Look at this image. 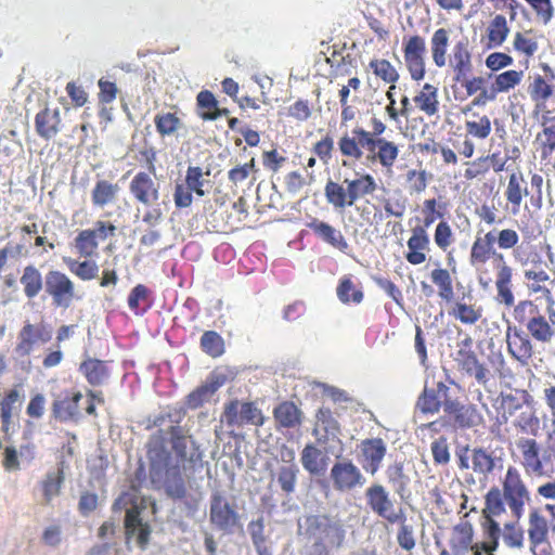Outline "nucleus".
Segmentation results:
<instances>
[{
  "label": "nucleus",
  "mask_w": 555,
  "mask_h": 555,
  "mask_svg": "<svg viewBox=\"0 0 555 555\" xmlns=\"http://www.w3.org/2000/svg\"><path fill=\"white\" fill-rule=\"evenodd\" d=\"M352 133L357 135L360 143V149H365L369 154H375V150L377 149V140L379 138H373V134L371 132L357 127L352 130Z\"/></svg>",
  "instance_id": "nucleus-56"
},
{
  "label": "nucleus",
  "mask_w": 555,
  "mask_h": 555,
  "mask_svg": "<svg viewBox=\"0 0 555 555\" xmlns=\"http://www.w3.org/2000/svg\"><path fill=\"white\" fill-rule=\"evenodd\" d=\"M339 150L343 155L353 157L356 159H360L363 156V152L360 149L359 139L357 135L350 138L348 135H344L339 140Z\"/></svg>",
  "instance_id": "nucleus-50"
},
{
  "label": "nucleus",
  "mask_w": 555,
  "mask_h": 555,
  "mask_svg": "<svg viewBox=\"0 0 555 555\" xmlns=\"http://www.w3.org/2000/svg\"><path fill=\"white\" fill-rule=\"evenodd\" d=\"M374 74L386 82H396L399 78L395 67L387 60H375L370 64Z\"/></svg>",
  "instance_id": "nucleus-44"
},
{
  "label": "nucleus",
  "mask_w": 555,
  "mask_h": 555,
  "mask_svg": "<svg viewBox=\"0 0 555 555\" xmlns=\"http://www.w3.org/2000/svg\"><path fill=\"white\" fill-rule=\"evenodd\" d=\"M328 456L314 444H307L301 451V464L302 467L311 476H323L327 468Z\"/></svg>",
  "instance_id": "nucleus-16"
},
{
  "label": "nucleus",
  "mask_w": 555,
  "mask_h": 555,
  "mask_svg": "<svg viewBox=\"0 0 555 555\" xmlns=\"http://www.w3.org/2000/svg\"><path fill=\"white\" fill-rule=\"evenodd\" d=\"M309 229H311L323 242L330 244L331 246L346 251L349 248L347 241L339 230H336L331 224L321 221L319 219H313L310 223H308Z\"/></svg>",
  "instance_id": "nucleus-19"
},
{
  "label": "nucleus",
  "mask_w": 555,
  "mask_h": 555,
  "mask_svg": "<svg viewBox=\"0 0 555 555\" xmlns=\"http://www.w3.org/2000/svg\"><path fill=\"white\" fill-rule=\"evenodd\" d=\"M443 412L453 420V424L460 428H470L477 425L478 414L472 405L462 404L450 395L446 399Z\"/></svg>",
  "instance_id": "nucleus-11"
},
{
  "label": "nucleus",
  "mask_w": 555,
  "mask_h": 555,
  "mask_svg": "<svg viewBox=\"0 0 555 555\" xmlns=\"http://www.w3.org/2000/svg\"><path fill=\"white\" fill-rule=\"evenodd\" d=\"M455 531L459 532V546L466 551L472 546L474 530L469 522H462L455 527Z\"/></svg>",
  "instance_id": "nucleus-62"
},
{
  "label": "nucleus",
  "mask_w": 555,
  "mask_h": 555,
  "mask_svg": "<svg viewBox=\"0 0 555 555\" xmlns=\"http://www.w3.org/2000/svg\"><path fill=\"white\" fill-rule=\"evenodd\" d=\"M299 532L313 541L311 553L328 552L326 546L339 548L346 539L344 522L328 515H309L298 522Z\"/></svg>",
  "instance_id": "nucleus-2"
},
{
  "label": "nucleus",
  "mask_w": 555,
  "mask_h": 555,
  "mask_svg": "<svg viewBox=\"0 0 555 555\" xmlns=\"http://www.w3.org/2000/svg\"><path fill=\"white\" fill-rule=\"evenodd\" d=\"M130 192L144 205H151L159 198L158 188L146 172H139L130 182Z\"/></svg>",
  "instance_id": "nucleus-15"
},
{
  "label": "nucleus",
  "mask_w": 555,
  "mask_h": 555,
  "mask_svg": "<svg viewBox=\"0 0 555 555\" xmlns=\"http://www.w3.org/2000/svg\"><path fill=\"white\" fill-rule=\"evenodd\" d=\"M29 446L21 447L20 452L15 447L9 446L4 449L2 465L7 472H15L20 469V456L23 457L25 452H29Z\"/></svg>",
  "instance_id": "nucleus-43"
},
{
  "label": "nucleus",
  "mask_w": 555,
  "mask_h": 555,
  "mask_svg": "<svg viewBox=\"0 0 555 555\" xmlns=\"http://www.w3.org/2000/svg\"><path fill=\"white\" fill-rule=\"evenodd\" d=\"M524 76L521 70H506L495 78V91L505 92L518 85Z\"/></svg>",
  "instance_id": "nucleus-46"
},
{
  "label": "nucleus",
  "mask_w": 555,
  "mask_h": 555,
  "mask_svg": "<svg viewBox=\"0 0 555 555\" xmlns=\"http://www.w3.org/2000/svg\"><path fill=\"white\" fill-rule=\"evenodd\" d=\"M450 65L455 72V76L453 78L454 81L460 82L462 80H466L469 76L473 70V64L467 39L460 40L453 47Z\"/></svg>",
  "instance_id": "nucleus-14"
},
{
  "label": "nucleus",
  "mask_w": 555,
  "mask_h": 555,
  "mask_svg": "<svg viewBox=\"0 0 555 555\" xmlns=\"http://www.w3.org/2000/svg\"><path fill=\"white\" fill-rule=\"evenodd\" d=\"M209 520L218 530L232 534L242 528L241 516L234 503H230L223 492L216 490L210 496Z\"/></svg>",
  "instance_id": "nucleus-4"
},
{
  "label": "nucleus",
  "mask_w": 555,
  "mask_h": 555,
  "mask_svg": "<svg viewBox=\"0 0 555 555\" xmlns=\"http://www.w3.org/2000/svg\"><path fill=\"white\" fill-rule=\"evenodd\" d=\"M402 525L399 529L397 541L398 544L405 551H411L415 546V539L413 535V527L405 525L403 521H401Z\"/></svg>",
  "instance_id": "nucleus-60"
},
{
  "label": "nucleus",
  "mask_w": 555,
  "mask_h": 555,
  "mask_svg": "<svg viewBox=\"0 0 555 555\" xmlns=\"http://www.w3.org/2000/svg\"><path fill=\"white\" fill-rule=\"evenodd\" d=\"M431 453L437 464H447L450 461V453L446 438H439L431 443Z\"/></svg>",
  "instance_id": "nucleus-55"
},
{
  "label": "nucleus",
  "mask_w": 555,
  "mask_h": 555,
  "mask_svg": "<svg viewBox=\"0 0 555 555\" xmlns=\"http://www.w3.org/2000/svg\"><path fill=\"white\" fill-rule=\"evenodd\" d=\"M386 477L395 493L402 500H406L410 496L409 485L411 478L404 472L403 462L396 461L393 464H390L386 469Z\"/></svg>",
  "instance_id": "nucleus-21"
},
{
  "label": "nucleus",
  "mask_w": 555,
  "mask_h": 555,
  "mask_svg": "<svg viewBox=\"0 0 555 555\" xmlns=\"http://www.w3.org/2000/svg\"><path fill=\"white\" fill-rule=\"evenodd\" d=\"M364 457L362 467L366 473L374 476L380 468L382 462L386 455V444L380 438L365 439L360 446Z\"/></svg>",
  "instance_id": "nucleus-13"
},
{
  "label": "nucleus",
  "mask_w": 555,
  "mask_h": 555,
  "mask_svg": "<svg viewBox=\"0 0 555 555\" xmlns=\"http://www.w3.org/2000/svg\"><path fill=\"white\" fill-rule=\"evenodd\" d=\"M512 63V56L501 52L491 53L486 60L487 67L492 70H499L511 65Z\"/></svg>",
  "instance_id": "nucleus-64"
},
{
  "label": "nucleus",
  "mask_w": 555,
  "mask_h": 555,
  "mask_svg": "<svg viewBox=\"0 0 555 555\" xmlns=\"http://www.w3.org/2000/svg\"><path fill=\"white\" fill-rule=\"evenodd\" d=\"M241 425L251 424L260 426L263 424L261 411L251 402L241 403Z\"/></svg>",
  "instance_id": "nucleus-48"
},
{
  "label": "nucleus",
  "mask_w": 555,
  "mask_h": 555,
  "mask_svg": "<svg viewBox=\"0 0 555 555\" xmlns=\"http://www.w3.org/2000/svg\"><path fill=\"white\" fill-rule=\"evenodd\" d=\"M114 511H125V529L128 538L135 537L141 548H145L151 528L140 517V506L130 493L121 494L113 505Z\"/></svg>",
  "instance_id": "nucleus-3"
},
{
  "label": "nucleus",
  "mask_w": 555,
  "mask_h": 555,
  "mask_svg": "<svg viewBox=\"0 0 555 555\" xmlns=\"http://www.w3.org/2000/svg\"><path fill=\"white\" fill-rule=\"evenodd\" d=\"M147 456L150 460V478L157 488L173 499H183L186 494L185 480L179 461L172 456L164 439L154 437L150 440Z\"/></svg>",
  "instance_id": "nucleus-1"
},
{
  "label": "nucleus",
  "mask_w": 555,
  "mask_h": 555,
  "mask_svg": "<svg viewBox=\"0 0 555 555\" xmlns=\"http://www.w3.org/2000/svg\"><path fill=\"white\" fill-rule=\"evenodd\" d=\"M324 192L327 202L334 207L344 208L348 206V190H345L340 184L328 180Z\"/></svg>",
  "instance_id": "nucleus-39"
},
{
  "label": "nucleus",
  "mask_w": 555,
  "mask_h": 555,
  "mask_svg": "<svg viewBox=\"0 0 555 555\" xmlns=\"http://www.w3.org/2000/svg\"><path fill=\"white\" fill-rule=\"evenodd\" d=\"M457 356L462 370L473 376L479 385L486 386L490 379V371L477 359L475 352L460 349Z\"/></svg>",
  "instance_id": "nucleus-18"
},
{
  "label": "nucleus",
  "mask_w": 555,
  "mask_h": 555,
  "mask_svg": "<svg viewBox=\"0 0 555 555\" xmlns=\"http://www.w3.org/2000/svg\"><path fill=\"white\" fill-rule=\"evenodd\" d=\"M426 53L425 40L420 36L409 39L404 48V60L411 77L421 80L425 75L424 55Z\"/></svg>",
  "instance_id": "nucleus-9"
},
{
  "label": "nucleus",
  "mask_w": 555,
  "mask_h": 555,
  "mask_svg": "<svg viewBox=\"0 0 555 555\" xmlns=\"http://www.w3.org/2000/svg\"><path fill=\"white\" fill-rule=\"evenodd\" d=\"M63 481L64 475L62 468L47 474V478L43 481V494L48 502L59 494Z\"/></svg>",
  "instance_id": "nucleus-40"
},
{
  "label": "nucleus",
  "mask_w": 555,
  "mask_h": 555,
  "mask_svg": "<svg viewBox=\"0 0 555 555\" xmlns=\"http://www.w3.org/2000/svg\"><path fill=\"white\" fill-rule=\"evenodd\" d=\"M377 153L366 156L367 160H378L384 167H391L398 157L399 150L397 145L393 142L379 138L377 140Z\"/></svg>",
  "instance_id": "nucleus-27"
},
{
  "label": "nucleus",
  "mask_w": 555,
  "mask_h": 555,
  "mask_svg": "<svg viewBox=\"0 0 555 555\" xmlns=\"http://www.w3.org/2000/svg\"><path fill=\"white\" fill-rule=\"evenodd\" d=\"M214 395L215 392L210 389V387L204 383L186 397V405L190 409H197L203 403L208 402Z\"/></svg>",
  "instance_id": "nucleus-47"
},
{
  "label": "nucleus",
  "mask_w": 555,
  "mask_h": 555,
  "mask_svg": "<svg viewBox=\"0 0 555 555\" xmlns=\"http://www.w3.org/2000/svg\"><path fill=\"white\" fill-rule=\"evenodd\" d=\"M466 129L469 134L485 139L490 134L491 122L487 116H482L479 121H466Z\"/></svg>",
  "instance_id": "nucleus-51"
},
{
  "label": "nucleus",
  "mask_w": 555,
  "mask_h": 555,
  "mask_svg": "<svg viewBox=\"0 0 555 555\" xmlns=\"http://www.w3.org/2000/svg\"><path fill=\"white\" fill-rule=\"evenodd\" d=\"M528 533L531 542V552L534 553V548L545 541L547 534L546 521L537 511L530 514Z\"/></svg>",
  "instance_id": "nucleus-28"
},
{
  "label": "nucleus",
  "mask_w": 555,
  "mask_h": 555,
  "mask_svg": "<svg viewBox=\"0 0 555 555\" xmlns=\"http://www.w3.org/2000/svg\"><path fill=\"white\" fill-rule=\"evenodd\" d=\"M414 102L416 103L421 111L425 112L429 116H433L438 112L439 102L437 99V94L428 95L424 93H418L414 98Z\"/></svg>",
  "instance_id": "nucleus-52"
},
{
  "label": "nucleus",
  "mask_w": 555,
  "mask_h": 555,
  "mask_svg": "<svg viewBox=\"0 0 555 555\" xmlns=\"http://www.w3.org/2000/svg\"><path fill=\"white\" fill-rule=\"evenodd\" d=\"M505 512L502 493L499 488H491L486 494V507L482 517H496Z\"/></svg>",
  "instance_id": "nucleus-35"
},
{
  "label": "nucleus",
  "mask_w": 555,
  "mask_h": 555,
  "mask_svg": "<svg viewBox=\"0 0 555 555\" xmlns=\"http://www.w3.org/2000/svg\"><path fill=\"white\" fill-rule=\"evenodd\" d=\"M119 186L106 180H100L92 190V203L95 206L104 207L113 203L117 196Z\"/></svg>",
  "instance_id": "nucleus-29"
},
{
  "label": "nucleus",
  "mask_w": 555,
  "mask_h": 555,
  "mask_svg": "<svg viewBox=\"0 0 555 555\" xmlns=\"http://www.w3.org/2000/svg\"><path fill=\"white\" fill-rule=\"evenodd\" d=\"M365 499L370 508L389 522L395 524L405 520L402 509H400L399 513L393 512V504L390 500L389 492L383 485L373 483L370 486L365 490Z\"/></svg>",
  "instance_id": "nucleus-7"
},
{
  "label": "nucleus",
  "mask_w": 555,
  "mask_h": 555,
  "mask_svg": "<svg viewBox=\"0 0 555 555\" xmlns=\"http://www.w3.org/2000/svg\"><path fill=\"white\" fill-rule=\"evenodd\" d=\"M44 292L51 296L55 307L68 308L75 296L70 279L57 270H49L44 275Z\"/></svg>",
  "instance_id": "nucleus-6"
},
{
  "label": "nucleus",
  "mask_w": 555,
  "mask_h": 555,
  "mask_svg": "<svg viewBox=\"0 0 555 555\" xmlns=\"http://www.w3.org/2000/svg\"><path fill=\"white\" fill-rule=\"evenodd\" d=\"M472 462L473 470L480 475H488L495 467V457L492 455V452L482 448L473 450Z\"/></svg>",
  "instance_id": "nucleus-31"
},
{
  "label": "nucleus",
  "mask_w": 555,
  "mask_h": 555,
  "mask_svg": "<svg viewBox=\"0 0 555 555\" xmlns=\"http://www.w3.org/2000/svg\"><path fill=\"white\" fill-rule=\"evenodd\" d=\"M299 468L296 464L283 465L278 470V483L283 492L292 494L295 492Z\"/></svg>",
  "instance_id": "nucleus-33"
},
{
  "label": "nucleus",
  "mask_w": 555,
  "mask_h": 555,
  "mask_svg": "<svg viewBox=\"0 0 555 555\" xmlns=\"http://www.w3.org/2000/svg\"><path fill=\"white\" fill-rule=\"evenodd\" d=\"M493 253L491 248H489L483 242L481 238H477L474 244H473V247H472V251H470V262L472 263H476V262H480V263H485L488 258H489V255Z\"/></svg>",
  "instance_id": "nucleus-58"
},
{
  "label": "nucleus",
  "mask_w": 555,
  "mask_h": 555,
  "mask_svg": "<svg viewBox=\"0 0 555 555\" xmlns=\"http://www.w3.org/2000/svg\"><path fill=\"white\" fill-rule=\"evenodd\" d=\"M155 126L162 135H171L178 130L180 126V119L171 113L156 115Z\"/></svg>",
  "instance_id": "nucleus-45"
},
{
  "label": "nucleus",
  "mask_w": 555,
  "mask_h": 555,
  "mask_svg": "<svg viewBox=\"0 0 555 555\" xmlns=\"http://www.w3.org/2000/svg\"><path fill=\"white\" fill-rule=\"evenodd\" d=\"M508 33L506 18L503 15H496L488 27V38L494 47L501 46Z\"/></svg>",
  "instance_id": "nucleus-38"
},
{
  "label": "nucleus",
  "mask_w": 555,
  "mask_h": 555,
  "mask_svg": "<svg viewBox=\"0 0 555 555\" xmlns=\"http://www.w3.org/2000/svg\"><path fill=\"white\" fill-rule=\"evenodd\" d=\"M503 493L507 504L517 519L520 518L522 507L529 494L519 473L514 467H508L504 482Z\"/></svg>",
  "instance_id": "nucleus-8"
},
{
  "label": "nucleus",
  "mask_w": 555,
  "mask_h": 555,
  "mask_svg": "<svg viewBox=\"0 0 555 555\" xmlns=\"http://www.w3.org/2000/svg\"><path fill=\"white\" fill-rule=\"evenodd\" d=\"M451 236H452V231H451L450 225L447 222L441 221L437 225L436 232H435V242H436V244L441 249L446 250L447 247H449L450 244H451Z\"/></svg>",
  "instance_id": "nucleus-61"
},
{
  "label": "nucleus",
  "mask_w": 555,
  "mask_h": 555,
  "mask_svg": "<svg viewBox=\"0 0 555 555\" xmlns=\"http://www.w3.org/2000/svg\"><path fill=\"white\" fill-rule=\"evenodd\" d=\"M318 423L322 425L323 429L328 435H335L336 431H338V423L337 421L332 416L330 410H319L318 414Z\"/></svg>",
  "instance_id": "nucleus-63"
},
{
  "label": "nucleus",
  "mask_w": 555,
  "mask_h": 555,
  "mask_svg": "<svg viewBox=\"0 0 555 555\" xmlns=\"http://www.w3.org/2000/svg\"><path fill=\"white\" fill-rule=\"evenodd\" d=\"M520 448L522 451L524 459L526 464L534 472H542V463L539 459V447L535 440L533 439H525L520 442Z\"/></svg>",
  "instance_id": "nucleus-37"
},
{
  "label": "nucleus",
  "mask_w": 555,
  "mask_h": 555,
  "mask_svg": "<svg viewBox=\"0 0 555 555\" xmlns=\"http://www.w3.org/2000/svg\"><path fill=\"white\" fill-rule=\"evenodd\" d=\"M201 346L205 352L212 357L220 356L223 351V340L221 336L214 331H208L203 334Z\"/></svg>",
  "instance_id": "nucleus-41"
},
{
  "label": "nucleus",
  "mask_w": 555,
  "mask_h": 555,
  "mask_svg": "<svg viewBox=\"0 0 555 555\" xmlns=\"http://www.w3.org/2000/svg\"><path fill=\"white\" fill-rule=\"evenodd\" d=\"M80 371L86 376L89 384L98 386L108 378V372L103 361L98 359H88L80 365Z\"/></svg>",
  "instance_id": "nucleus-26"
},
{
  "label": "nucleus",
  "mask_w": 555,
  "mask_h": 555,
  "mask_svg": "<svg viewBox=\"0 0 555 555\" xmlns=\"http://www.w3.org/2000/svg\"><path fill=\"white\" fill-rule=\"evenodd\" d=\"M507 348L512 356L525 363L532 356V344L526 333L517 327L507 330Z\"/></svg>",
  "instance_id": "nucleus-17"
},
{
  "label": "nucleus",
  "mask_w": 555,
  "mask_h": 555,
  "mask_svg": "<svg viewBox=\"0 0 555 555\" xmlns=\"http://www.w3.org/2000/svg\"><path fill=\"white\" fill-rule=\"evenodd\" d=\"M450 393V388L442 382L437 383L436 388L425 386L417 399L416 408L425 414H436L444 405Z\"/></svg>",
  "instance_id": "nucleus-12"
},
{
  "label": "nucleus",
  "mask_w": 555,
  "mask_h": 555,
  "mask_svg": "<svg viewBox=\"0 0 555 555\" xmlns=\"http://www.w3.org/2000/svg\"><path fill=\"white\" fill-rule=\"evenodd\" d=\"M333 488L338 492H350L362 488L366 478L361 469L347 457H338L330 472Z\"/></svg>",
  "instance_id": "nucleus-5"
},
{
  "label": "nucleus",
  "mask_w": 555,
  "mask_h": 555,
  "mask_svg": "<svg viewBox=\"0 0 555 555\" xmlns=\"http://www.w3.org/2000/svg\"><path fill=\"white\" fill-rule=\"evenodd\" d=\"M522 183L526 184L521 173L511 175L506 190V198L513 205L519 206L522 201V195L527 196L529 194L527 186L525 185L522 188Z\"/></svg>",
  "instance_id": "nucleus-34"
},
{
  "label": "nucleus",
  "mask_w": 555,
  "mask_h": 555,
  "mask_svg": "<svg viewBox=\"0 0 555 555\" xmlns=\"http://www.w3.org/2000/svg\"><path fill=\"white\" fill-rule=\"evenodd\" d=\"M530 334L539 341L547 343L554 334L548 322L542 315L533 317L527 324Z\"/></svg>",
  "instance_id": "nucleus-36"
},
{
  "label": "nucleus",
  "mask_w": 555,
  "mask_h": 555,
  "mask_svg": "<svg viewBox=\"0 0 555 555\" xmlns=\"http://www.w3.org/2000/svg\"><path fill=\"white\" fill-rule=\"evenodd\" d=\"M82 399L81 392H75L72 397L65 396L53 403L54 416L62 421H77L80 417L79 401Z\"/></svg>",
  "instance_id": "nucleus-22"
},
{
  "label": "nucleus",
  "mask_w": 555,
  "mask_h": 555,
  "mask_svg": "<svg viewBox=\"0 0 555 555\" xmlns=\"http://www.w3.org/2000/svg\"><path fill=\"white\" fill-rule=\"evenodd\" d=\"M20 282L23 285L24 294L28 299H34L42 289H44V278L33 264H28L24 268Z\"/></svg>",
  "instance_id": "nucleus-23"
},
{
  "label": "nucleus",
  "mask_w": 555,
  "mask_h": 555,
  "mask_svg": "<svg viewBox=\"0 0 555 555\" xmlns=\"http://www.w3.org/2000/svg\"><path fill=\"white\" fill-rule=\"evenodd\" d=\"M535 11V13L543 18L547 24L554 14V9L551 0H525Z\"/></svg>",
  "instance_id": "nucleus-57"
},
{
  "label": "nucleus",
  "mask_w": 555,
  "mask_h": 555,
  "mask_svg": "<svg viewBox=\"0 0 555 555\" xmlns=\"http://www.w3.org/2000/svg\"><path fill=\"white\" fill-rule=\"evenodd\" d=\"M528 92L533 101L545 102L553 95V87L544 80L543 77L537 76L533 82L528 87Z\"/></svg>",
  "instance_id": "nucleus-42"
},
{
  "label": "nucleus",
  "mask_w": 555,
  "mask_h": 555,
  "mask_svg": "<svg viewBox=\"0 0 555 555\" xmlns=\"http://www.w3.org/2000/svg\"><path fill=\"white\" fill-rule=\"evenodd\" d=\"M273 414L276 423L285 428H293L301 423L300 410L289 401L279 404Z\"/></svg>",
  "instance_id": "nucleus-25"
},
{
  "label": "nucleus",
  "mask_w": 555,
  "mask_h": 555,
  "mask_svg": "<svg viewBox=\"0 0 555 555\" xmlns=\"http://www.w3.org/2000/svg\"><path fill=\"white\" fill-rule=\"evenodd\" d=\"M171 449L175 450L176 455L172 456L179 461V464L184 461L194 463L202 457L195 441L192 437L182 435L179 426H171Z\"/></svg>",
  "instance_id": "nucleus-10"
},
{
  "label": "nucleus",
  "mask_w": 555,
  "mask_h": 555,
  "mask_svg": "<svg viewBox=\"0 0 555 555\" xmlns=\"http://www.w3.org/2000/svg\"><path fill=\"white\" fill-rule=\"evenodd\" d=\"M241 403L237 400L231 401L224 408L221 421L228 426H241Z\"/></svg>",
  "instance_id": "nucleus-54"
},
{
  "label": "nucleus",
  "mask_w": 555,
  "mask_h": 555,
  "mask_svg": "<svg viewBox=\"0 0 555 555\" xmlns=\"http://www.w3.org/2000/svg\"><path fill=\"white\" fill-rule=\"evenodd\" d=\"M456 318L465 324H474L481 317L480 312L466 304H457Z\"/></svg>",
  "instance_id": "nucleus-59"
},
{
  "label": "nucleus",
  "mask_w": 555,
  "mask_h": 555,
  "mask_svg": "<svg viewBox=\"0 0 555 555\" xmlns=\"http://www.w3.org/2000/svg\"><path fill=\"white\" fill-rule=\"evenodd\" d=\"M254 547L267 545V537L264 534V518L259 516L257 519L251 520L247 526Z\"/></svg>",
  "instance_id": "nucleus-49"
},
{
  "label": "nucleus",
  "mask_w": 555,
  "mask_h": 555,
  "mask_svg": "<svg viewBox=\"0 0 555 555\" xmlns=\"http://www.w3.org/2000/svg\"><path fill=\"white\" fill-rule=\"evenodd\" d=\"M76 247L80 253L90 255L98 247V241L90 230H83L76 237Z\"/></svg>",
  "instance_id": "nucleus-53"
},
{
  "label": "nucleus",
  "mask_w": 555,
  "mask_h": 555,
  "mask_svg": "<svg viewBox=\"0 0 555 555\" xmlns=\"http://www.w3.org/2000/svg\"><path fill=\"white\" fill-rule=\"evenodd\" d=\"M481 527L483 530V535L487 541L481 543V548L485 551H496L499 548V540L502 535V530L493 517H482Z\"/></svg>",
  "instance_id": "nucleus-30"
},
{
  "label": "nucleus",
  "mask_w": 555,
  "mask_h": 555,
  "mask_svg": "<svg viewBox=\"0 0 555 555\" xmlns=\"http://www.w3.org/2000/svg\"><path fill=\"white\" fill-rule=\"evenodd\" d=\"M348 190V206H352L357 199L364 195L372 194L377 185L371 175H363L356 180L345 179Z\"/></svg>",
  "instance_id": "nucleus-24"
},
{
  "label": "nucleus",
  "mask_w": 555,
  "mask_h": 555,
  "mask_svg": "<svg viewBox=\"0 0 555 555\" xmlns=\"http://www.w3.org/2000/svg\"><path fill=\"white\" fill-rule=\"evenodd\" d=\"M60 124L61 116L59 108L53 111L44 108L36 115L35 125L37 133L46 140H50L59 133Z\"/></svg>",
  "instance_id": "nucleus-20"
},
{
  "label": "nucleus",
  "mask_w": 555,
  "mask_h": 555,
  "mask_svg": "<svg viewBox=\"0 0 555 555\" xmlns=\"http://www.w3.org/2000/svg\"><path fill=\"white\" fill-rule=\"evenodd\" d=\"M449 37L444 28L437 29L431 38L433 60L438 67L446 65V51Z\"/></svg>",
  "instance_id": "nucleus-32"
}]
</instances>
